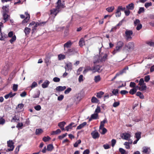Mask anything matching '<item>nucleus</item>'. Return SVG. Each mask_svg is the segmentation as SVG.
<instances>
[{"label": "nucleus", "instance_id": "obj_1", "mask_svg": "<svg viewBox=\"0 0 154 154\" xmlns=\"http://www.w3.org/2000/svg\"><path fill=\"white\" fill-rule=\"evenodd\" d=\"M102 49L103 48L102 47L99 50L100 56L98 57L96 56L95 57L94 61V64L100 62L105 61L107 59V57L109 52L107 49H105V51L102 52Z\"/></svg>", "mask_w": 154, "mask_h": 154}, {"label": "nucleus", "instance_id": "obj_2", "mask_svg": "<svg viewBox=\"0 0 154 154\" xmlns=\"http://www.w3.org/2000/svg\"><path fill=\"white\" fill-rule=\"evenodd\" d=\"M64 7V5L61 2V0H58L57 2V6L55 9L51 10L50 11L51 15H52L54 17L59 12L60 9Z\"/></svg>", "mask_w": 154, "mask_h": 154}, {"label": "nucleus", "instance_id": "obj_3", "mask_svg": "<svg viewBox=\"0 0 154 154\" xmlns=\"http://www.w3.org/2000/svg\"><path fill=\"white\" fill-rule=\"evenodd\" d=\"M123 45V43L122 41L118 42L116 46V49L112 52L113 55L115 54L116 53L119 52Z\"/></svg>", "mask_w": 154, "mask_h": 154}, {"label": "nucleus", "instance_id": "obj_4", "mask_svg": "<svg viewBox=\"0 0 154 154\" xmlns=\"http://www.w3.org/2000/svg\"><path fill=\"white\" fill-rule=\"evenodd\" d=\"M8 146L9 148L7 149V151H12L14 149V143L12 140H9L7 142Z\"/></svg>", "mask_w": 154, "mask_h": 154}, {"label": "nucleus", "instance_id": "obj_5", "mask_svg": "<svg viewBox=\"0 0 154 154\" xmlns=\"http://www.w3.org/2000/svg\"><path fill=\"white\" fill-rule=\"evenodd\" d=\"M135 26H137L136 29L137 30H140L142 28V26L140 23V21L139 19H136L134 21Z\"/></svg>", "mask_w": 154, "mask_h": 154}, {"label": "nucleus", "instance_id": "obj_6", "mask_svg": "<svg viewBox=\"0 0 154 154\" xmlns=\"http://www.w3.org/2000/svg\"><path fill=\"white\" fill-rule=\"evenodd\" d=\"M125 33V36L127 39H131L132 38L131 36L133 33L131 30H127Z\"/></svg>", "mask_w": 154, "mask_h": 154}, {"label": "nucleus", "instance_id": "obj_7", "mask_svg": "<svg viewBox=\"0 0 154 154\" xmlns=\"http://www.w3.org/2000/svg\"><path fill=\"white\" fill-rule=\"evenodd\" d=\"M131 137V135L127 133H124L121 135L122 138L126 140H128Z\"/></svg>", "mask_w": 154, "mask_h": 154}, {"label": "nucleus", "instance_id": "obj_8", "mask_svg": "<svg viewBox=\"0 0 154 154\" xmlns=\"http://www.w3.org/2000/svg\"><path fill=\"white\" fill-rule=\"evenodd\" d=\"M102 67L99 65H97L94 66L92 69V71H93L94 72H100L102 71Z\"/></svg>", "mask_w": 154, "mask_h": 154}, {"label": "nucleus", "instance_id": "obj_9", "mask_svg": "<svg viewBox=\"0 0 154 154\" xmlns=\"http://www.w3.org/2000/svg\"><path fill=\"white\" fill-rule=\"evenodd\" d=\"M91 135L94 139L99 138L100 136L98 132L96 130L92 131L91 133Z\"/></svg>", "mask_w": 154, "mask_h": 154}, {"label": "nucleus", "instance_id": "obj_10", "mask_svg": "<svg viewBox=\"0 0 154 154\" xmlns=\"http://www.w3.org/2000/svg\"><path fill=\"white\" fill-rule=\"evenodd\" d=\"M151 151V150L149 147L144 146L143 147L142 152L143 153L149 154Z\"/></svg>", "mask_w": 154, "mask_h": 154}, {"label": "nucleus", "instance_id": "obj_11", "mask_svg": "<svg viewBox=\"0 0 154 154\" xmlns=\"http://www.w3.org/2000/svg\"><path fill=\"white\" fill-rule=\"evenodd\" d=\"M72 65L71 63L68 62L66 64L65 68L67 71L71 70L72 69Z\"/></svg>", "mask_w": 154, "mask_h": 154}, {"label": "nucleus", "instance_id": "obj_12", "mask_svg": "<svg viewBox=\"0 0 154 154\" xmlns=\"http://www.w3.org/2000/svg\"><path fill=\"white\" fill-rule=\"evenodd\" d=\"M25 14L26 16V17L25 19L22 21L23 23H27L30 19L29 14L27 12H25Z\"/></svg>", "mask_w": 154, "mask_h": 154}, {"label": "nucleus", "instance_id": "obj_13", "mask_svg": "<svg viewBox=\"0 0 154 154\" xmlns=\"http://www.w3.org/2000/svg\"><path fill=\"white\" fill-rule=\"evenodd\" d=\"M32 26H33L32 27V29L33 32L35 30L37 26V23H35V22L33 21L29 24V26L30 27Z\"/></svg>", "mask_w": 154, "mask_h": 154}, {"label": "nucleus", "instance_id": "obj_14", "mask_svg": "<svg viewBox=\"0 0 154 154\" xmlns=\"http://www.w3.org/2000/svg\"><path fill=\"white\" fill-rule=\"evenodd\" d=\"M3 27V24L2 22H0V40H3L6 37L4 36H3L1 32V28Z\"/></svg>", "mask_w": 154, "mask_h": 154}, {"label": "nucleus", "instance_id": "obj_15", "mask_svg": "<svg viewBox=\"0 0 154 154\" xmlns=\"http://www.w3.org/2000/svg\"><path fill=\"white\" fill-rule=\"evenodd\" d=\"M50 83V82L49 81L46 80L42 84V87L44 88H47L48 87Z\"/></svg>", "mask_w": 154, "mask_h": 154}, {"label": "nucleus", "instance_id": "obj_16", "mask_svg": "<svg viewBox=\"0 0 154 154\" xmlns=\"http://www.w3.org/2000/svg\"><path fill=\"white\" fill-rule=\"evenodd\" d=\"M3 20L5 21L4 23H5L8 20L9 16L7 13H5V12H3Z\"/></svg>", "mask_w": 154, "mask_h": 154}, {"label": "nucleus", "instance_id": "obj_17", "mask_svg": "<svg viewBox=\"0 0 154 154\" xmlns=\"http://www.w3.org/2000/svg\"><path fill=\"white\" fill-rule=\"evenodd\" d=\"M136 88H138L139 90L140 91H143L146 90V84H144L142 85L137 86L136 87Z\"/></svg>", "mask_w": 154, "mask_h": 154}, {"label": "nucleus", "instance_id": "obj_18", "mask_svg": "<svg viewBox=\"0 0 154 154\" xmlns=\"http://www.w3.org/2000/svg\"><path fill=\"white\" fill-rule=\"evenodd\" d=\"M74 123L73 122L71 123L69 125L66 127V130L67 131H68L70 129H71L73 127H75L76 125H74Z\"/></svg>", "mask_w": 154, "mask_h": 154}, {"label": "nucleus", "instance_id": "obj_19", "mask_svg": "<svg viewBox=\"0 0 154 154\" xmlns=\"http://www.w3.org/2000/svg\"><path fill=\"white\" fill-rule=\"evenodd\" d=\"M79 45L81 47H82L85 45V42L84 38H82L80 39L79 42Z\"/></svg>", "mask_w": 154, "mask_h": 154}, {"label": "nucleus", "instance_id": "obj_20", "mask_svg": "<svg viewBox=\"0 0 154 154\" xmlns=\"http://www.w3.org/2000/svg\"><path fill=\"white\" fill-rule=\"evenodd\" d=\"M66 88L65 86H59L56 87V89L57 91H60L64 90Z\"/></svg>", "mask_w": 154, "mask_h": 154}, {"label": "nucleus", "instance_id": "obj_21", "mask_svg": "<svg viewBox=\"0 0 154 154\" xmlns=\"http://www.w3.org/2000/svg\"><path fill=\"white\" fill-rule=\"evenodd\" d=\"M126 46L129 49L133 48L134 47V43L132 42H130L126 45Z\"/></svg>", "mask_w": 154, "mask_h": 154}, {"label": "nucleus", "instance_id": "obj_22", "mask_svg": "<svg viewBox=\"0 0 154 154\" xmlns=\"http://www.w3.org/2000/svg\"><path fill=\"white\" fill-rule=\"evenodd\" d=\"M72 44V43L70 41H68L64 44V48H69L71 46Z\"/></svg>", "mask_w": 154, "mask_h": 154}, {"label": "nucleus", "instance_id": "obj_23", "mask_svg": "<svg viewBox=\"0 0 154 154\" xmlns=\"http://www.w3.org/2000/svg\"><path fill=\"white\" fill-rule=\"evenodd\" d=\"M87 124L86 122H84L83 123L80 124L77 128V129H80L85 127Z\"/></svg>", "mask_w": 154, "mask_h": 154}, {"label": "nucleus", "instance_id": "obj_24", "mask_svg": "<svg viewBox=\"0 0 154 154\" xmlns=\"http://www.w3.org/2000/svg\"><path fill=\"white\" fill-rule=\"evenodd\" d=\"M126 8L128 10H133L134 9V4L133 3H131L126 6Z\"/></svg>", "mask_w": 154, "mask_h": 154}, {"label": "nucleus", "instance_id": "obj_25", "mask_svg": "<svg viewBox=\"0 0 154 154\" xmlns=\"http://www.w3.org/2000/svg\"><path fill=\"white\" fill-rule=\"evenodd\" d=\"M61 131L60 129H57L56 131H53L51 133V135H54L56 134H58L61 132Z\"/></svg>", "mask_w": 154, "mask_h": 154}, {"label": "nucleus", "instance_id": "obj_26", "mask_svg": "<svg viewBox=\"0 0 154 154\" xmlns=\"http://www.w3.org/2000/svg\"><path fill=\"white\" fill-rule=\"evenodd\" d=\"M107 131V129L105 128H101L100 129V128H99V131L101 134H104Z\"/></svg>", "mask_w": 154, "mask_h": 154}, {"label": "nucleus", "instance_id": "obj_27", "mask_svg": "<svg viewBox=\"0 0 154 154\" xmlns=\"http://www.w3.org/2000/svg\"><path fill=\"white\" fill-rule=\"evenodd\" d=\"M31 31V29L28 27H26L24 30V32L26 36L28 35Z\"/></svg>", "mask_w": 154, "mask_h": 154}, {"label": "nucleus", "instance_id": "obj_28", "mask_svg": "<svg viewBox=\"0 0 154 154\" xmlns=\"http://www.w3.org/2000/svg\"><path fill=\"white\" fill-rule=\"evenodd\" d=\"M54 148V146L53 145L50 144L47 146V150L48 151H51Z\"/></svg>", "mask_w": 154, "mask_h": 154}, {"label": "nucleus", "instance_id": "obj_29", "mask_svg": "<svg viewBox=\"0 0 154 154\" xmlns=\"http://www.w3.org/2000/svg\"><path fill=\"white\" fill-rule=\"evenodd\" d=\"M115 8L113 6L109 7L106 9L107 11L109 13L112 12L114 9Z\"/></svg>", "mask_w": 154, "mask_h": 154}, {"label": "nucleus", "instance_id": "obj_30", "mask_svg": "<svg viewBox=\"0 0 154 154\" xmlns=\"http://www.w3.org/2000/svg\"><path fill=\"white\" fill-rule=\"evenodd\" d=\"M43 132V130L41 128L37 129L35 130V134L36 135H39Z\"/></svg>", "mask_w": 154, "mask_h": 154}, {"label": "nucleus", "instance_id": "obj_31", "mask_svg": "<svg viewBox=\"0 0 154 154\" xmlns=\"http://www.w3.org/2000/svg\"><path fill=\"white\" fill-rule=\"evenodd\" d=\"M23 104L22 103L19 104L17 107V108L18 109V111L19 112L21 111L23 107Z\"/></svg>", "mask_w": 154, "mask_h": 154}, {"label": "nucleus", "instance_id": "obj_32", "mask_svg": "<svg viewBox=\"0 0 154 154\" xmlns=\"http://www.w3.org/2000/svg\"><path fill=\"white\" fill-rule=\"evenodd\" d=\"M136 95L139 97L140 99H143L144 98L143 94L140 92H137L136 93Z\"/></svg>", "mask_w": 154, "mask_h": 154}, {"label": "nucleus", "instance_id": "obj_33", "mask_svg": "<svg viewBox=\"0 0 154 154\" xmlns=\"http://www.w3.org/2000/svg\"><path fill=\"white\" fill-rule=\"evenodd\" d=\"M94 80L96 82H98L101 80L100 76L99 75L95 76Z\"/></svg>", "mask_w": 154, "mask_h": 154}, {"label": "nucleus", "instance_id": "obj_34", "mask_svg": "<svg viewBox=\"0 0 154 154\" xmlns=\"http://www.w3.org/2000/svg\"><path fill=\"white\" fill-rule=\"evenodd\" d=\"M98 117V114L97 113H94L91 116V118L92 119H97Z\"/></svg>", "mask_w": 154, "mask_h": 154}, {"label": "nucleus", "instance_id": "obj_35", "mask_svg": "<svg viewBox=\"0 0 154 154\" xmlns=\"http://www.w3.org/2000/svg\"><path fill=\"white\" fill-rule=\"evenodd\" d=\"M91 102L92 103H97L99 100L95 97H93L91 98Z\"/></svg>", "mask_w": 154, "mask_h": 154}, {"label": "nucleus", "instance_id": "obj_36", "mask_svg": "<svg viewBox=\"0 0 154 154\" xmlns=\"http://www.w3.org/2000/svg\"><path fill=\"white\" fill-rule=\"evenodd\" d=\"M132 141H131L129 143L128 142H125L124 144V145L125 146V148L127 149H129L130 148V146H129V143H131Z\"/></svg>", "mask_w": 154, "mask_h": 154}, {"label": "nucleus", "instance_id": "obj_37", "mask_svg": "<svg viewBox=\"0 0 154 154\" xmlns=\"http://www.w3.org/2000/svg\"><path fill=\"white\" fill-rule=\"evenodd\" d=\"M141 133L140 132H139L136 133L135 134V137L137 138L139 140L141 137Z\"/></svg>", "mask_w": 154, "mask_h": 154}, {"label": "nucleus", "instance_id": "obj_38", "mask_svg": "<svg viewBox=\"0 0 154 154\" xmlns=\"http://www.w3.org/2000/svg\"><path fill=\"white\" fill-rule=\"evenodd\" d=\"M137 89L136 88H134L133 89H131L129 91V93L130 94L133 95L137 91Z\"/></svg>", "mask_w": 154, "mask_h": 154}, {"label": "nucleus", "instance_id": "obj_39", "mask_svg": "<svg viewBox=\"0 0 154 154\" xmlns=\"http://www.w3.org/2000/svg\"><path fill=\"white\" fill-rule=\"evenodd\" d=\"M104 93L102 91H100L97 93V97L98 98H101Z\"/></svg>", "mask_w": 154, "mask_h": 154}, {"label": "nucleus", "instance_id": "obj_40", "mask_svg": "<svg viewBox=\"0 0 154 154\" xmlns=\"http://www.w3.org/2000/svg\"><path fill=\"white\" fill-rule=\"evenodd\" d=\"M89 70H92V69H91L90 67H87L83 71V73L84 74H85Z\"/></svg>", "mask_w": 154, "mask_h": 154}, {"label": "nucleus", "instance_id": "obj_41", "mask_svg": "<svg viewBox=\"0 0 154 154\" xmlns=\"http://www.w3.org/2000/svg\"><path fill=\"white\" fill-rule=\"evenodd\" d=\"M66 124V123L64 122H62L59 123L58 124V126L60 128H63Z\"/></svg>", "mask_w": 154, "mask_h": 154}, {"label": "nucleus", "instance_id": "obj_42", "mask_svg": "<svg viewBox=\"0 0 154 154\" xmlns=\"http://www.w3.org/2000/svg\"><path fill=\"white\" fill-rule=\"evenodd\" d=\"M115 14L116 16V17H119L121 16V13L120 11L117 9L115 13Z\"/></svg>", "mask_w": 154, "mask_h": 154}, {"label": "nucleus", "instance_id": "obj_43", "mask_svg": "<svg viewBox=\"0 0 154 154\" xmlns=\"http://www.w3.org/2000/svg\"><path fill=\"white\" fill-rule=\"evenodd\" d=\"M59 60H63L65 58V56L63 54H60L58 56Z\"/></svg>", "mask_w": 154, "mask_h": 154}, {"label": "nucleus", "instance_id": "obj_44", "mask_svg": "<svg viewBox=\"0 0 154 154\" xmlns=\"http://www.w3.org/2000/svg\"><path fill=\"white\" fill-rule=\"evenodd\" d=\"M51 139V138L49 136L45 137L43 138V140L45 142L48 141Z\"/></svg>", "mask_w": 154, "mask_h": 154}, {"label": "nucleus", "instance_id": "obj_45", "mask_svg": "<svg viewBox=\"0 0 154 154\" xmlns=\"http://www.w3.org/2000/svg\"><path fill=\"white\" fill-rule=\"evenodd\" d=\"M144 84H145L144 83V81L143 79V78H141L140 79L139 81L138 85H144Z\"/></svg>", "mask_w": 154, "mask_h": 154}, {"label": "nucleus", "instance_id": "obj_46", "mask_svg": "<svg viewBox=\"0 0 154 154\" xmlns=\"http://www.w3.org/2000/svg\"><path fill=\"white\" fill-rule=\"evenodd\" d=\"M11 37L12 38L9 41L12 44L16 40V38L15 35H14Z\"/></svg>", "mask_w": 154, "mask_h": 154}, {"label": "nucleus", "instance_id": "obj_47", "mask_svg": "<svg viewBox=\"0 0 154 154\" xmlns=\"http://www.w3.org/2000/svg\"><path fill=\"white\" fill-rule=\"evenodd\" d=\"M81 140H78L74 144V146L75 147H77L79 144L81 143Z\"/></svg>", "mask_w": 154, "mask_h": 154}, {"label": "nucleus", "instance_id": "obj_48", "mask_svg": "<svg viewBox=\"0 0 154 154\" xmlns=\"http://www.w3.org/2000/svg\"><path fill=\"white\" fill-rule=\"evenodd\" d=\"M37 85H38L37 83L35 82H34L32 83L30 87L32 88H33L37 86Z\"/></svg>", "mask_w": 154, "mask_h": 154}, {"label": "nucleus", "instance_id": "obj_49", "mask_svg": "<svg viewBox=\"0 0 154 154\" xmlns=\"http://www.w3.org/2000/svg\"><path fill=\"white\" fill-rule=\"evenodd\" d=\"M100 112V109L99 106H97L96 109L95 113H97L98 114V113Z\"/></svg>", "mask_w": 154, "mask_h": 154}, {"label": "nucleus", "instance_id": "obj_50", "mask_svg": "<svg viewBox=\"0 0 154 154\" xmlns=\"http://www.w3.org/2000/svg\"><path fill=\"white\" fill-rule=\"evenodd\" d=\"M18 85L14 84L13 86L12 89L14 91H16L17 90Z\"/></svg>", "mask_w": 154, "mask_h": 154}, {"label": "nucleus", "instance_id": "obj_51", "mask_svg": "<svg viewBox=\"0 0 154 154\" xmlns=\"http://www.w3.org/2000/svg\"><path fill=\"white\" fill-rule=\"evenodd\" d=\"M120 104L119 102H115L113 104V106L114 107H116L118 106Z\"/></svg>", "mask_w": 154, "mask_h": 154}, {"label": "nucleus", "instance_id": "obj_52", "mask_svg": "<svg viewBox=\"0 0 154 154\" xmlns=\"http://www.w3.org/2000/svg\"><path fill=\"white\" fill-rule=\"evenodd\" d=\"M2 9L4 10L3 12H5V13L8 12V9L7 8V7L6 6H3L2 8Z\"/></svg>", "mask_w": 154, "mask_h": 154}, {"label": "nucleus", "instance_id": "obj_53", "mask_svg": "<svg viewBox=\"0 0 154 154\" xmlns=\"http://www.w3.org/2000/svg\"><path fill=\"white\" fill-rule=\"evenodd\" d=\"M150 79V76L147 75L145 76L144 78V80L145 82H148Z\"/></svg>", "mask_w": 154, "mask_h": 154}, {"label": "nucleus", "instance_id": "obj_54", "mask_svg": "<svg viewBox=\"0 0 154 154\" xmlns=\"http://www.w3.org/2000/svg\"><path fill=\"white\" fill-rule=\"evenodd\" d=\"M5 119L3 118H0V125H4L5 123Z\"/></svg>", "mask_w": 154, "mask_h": 154}, {"label": "nucleus", "instance_id": "obj_55", "mask_svg": "<svg viewBox=\"0 0 154 154\" xmlns=\"http://www.w3.org/2000/svg\"><path fill=\"white\" fill-rule=\"evenodd\" d=\"M67 134L65 133V134H63L61 135H60L58 137V138L60 139H62L63 138L65 137L67 135Z\"/></svg>", "mask_w": 154, "mask_h": 154}, {"label": "nucleus", "instance_id": "obj_56", "mask_svg": "<svg viewBox=\"0 0 154 154\" xmlns=\"http://www.w3.org/2000/svg\"><path fill=\"white\" fill-rule=\"evenodd\" d=\"M144 11V9L143 8L141 7L140 8L138 11V13L140 14L141 13L143 12Z\"/></svg>", "mask_w": 154, "mask_h": 154}, {"label": "nucleus", "instance_id": "obj_57", "mask_svg": "<svg viewBox=\"0 0 154 154\" xmlns=\"http://www.w3.org/2000/svg\"><path fill=\"white\" fill-rule=\"evenodd\" d=\"M152 5V3L151 2L146 3L145 4V6L146 8H147L151 6Z\"/></svg>", "mask_w": 154, "mask_h": 154}, {"label": "nucleus", "instance_id": "obj_58", "mask_svg": "<svg viewBox=\"0 0 154 154\" xmlns=\"http://www.w3.org/2000/svg\"><path fill=\"white\" fill-rule=\"evenodd\" d=\"M125 9V8L123 7L122 6H119L117 8V9L121 11H124Z\"/></svg>", "mask_w": 154, "mask_h": 154}, {"label": "nucleus", "instance_id": "obj_59", "mask_svg": "<svg viewBox=\"0 0 154 154\" xmlns=\"http://www.w3.org/2000/svg\"><path fill=\"white\" fill-rule=\"evenodd\" d=\"M60 80V79L57 77H54L53 79V81L55 82H59Z\"/></svg>", "mask_w": 154, "mask_h": 154}, {"label": "nucleus", "instance_id": "obj_60", "mask_svg": "<svg viewBox=\"0 0 154 154\" xmlns=\"http://www.w3.org/2000/svg\"><path fill=\"white\" fill-rule=\"evenodd\" d=\"M35 109L37 111L40 110L41 108V106L39 105H38L34 107Z\"/></svg>", "mask_w": 154, "mask_h": 154}, {"label": "nucleus", "instance_id": "obj_61", "mask_svg": "<svg viewBox=\"0 0 154 154\" xmlns=\"http://www.w3.org/2000/svg\"><path fill=\"white\" fill-rule=\"evenodd\" d=\"M83 76L82 75H80L79 77L78 80L79 82H81L83 81Z\"/></svg>", "mask_w": 154, "mask_h": 154}, {"label": "nucleus", "instance_id": "obj_62", "mask_svg": "<svg viewBox=\"0 0 154 154\" xmlns=\"http://www.w3.org/2000/svg\"><path fill=\"white\" fill-rule=\"evenodd\" d=\"M23 124L22 123H18L16 127L17 128H21Z\"/></svg>", "mask_w": 154, "mask_h": 154}, {"label": "nucleus", "instance_id": "obj_63", "mask_svg": "<svg viewBox=\"0 0 154 154\" xmlns=\"http://www.w3.org/2000/svg\"><path fill=\"white\" fill-rule=\"evenodd\" d=\"M19 118L18 117H17L16 116H15L14 117H13L11 121L12 122L13 121H14L15 122L16 120H19Z\"/></svg>", "mask_w": 154, "mask_h": 154}, {"label": "nucleus", "instance_id": "obj_64", "mask_svg": "<svg viewBox=\"0 0 154 154\" xmlns=\"http://www.w3.org/2000/svg\"><path fill=\"white\" fill-rule=\"evenodd\" d=\"M74 49H70L68 50L67 53H68L69 54H72L74 53V51H73Z\"/></svg>", "mask_w": 154, "mask_h": 154}]
</instances>
